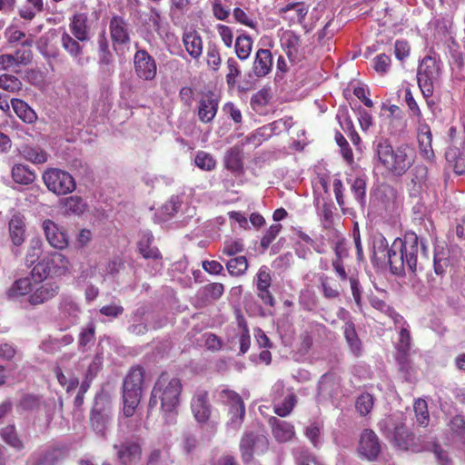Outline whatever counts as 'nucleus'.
<instances>
[{
  "mask_svg": "<svg viewBox=\"0 0 465 465\" xmlns=\"http://www.w3.org/2000/svg\"><path fill=\"white\" fill-rule=\"evenodd\" d=\"M390 247L386 238L381 234H375L372 238V260L377 264H386V257Z\"/></svg>",
  "mask_w": 465,
  "mask_h": 465,
  "instance_id": "c756f323",
  "label": "nucleus"
},
{
  "mask_svg": "<svg viewBox=\"0 0 465 465\" xmlns=\"http://www.w3.org/2000/svg\"><path fill=\"white\" fill-rule=\"evenodd\" d=\"M144 371L142 367H133L126 375L123 385V412L125 417L134 414L142 397V384Z\"/></svg>",
  "mask_w": 465,
  "mask_h": 465,
  "instance_id": "20e7f679",
  "label": "nucleus"
},
{
  "mask_svg": "<svg viewBox=\"0 0 465 465\" xmlns=\"http://www.w3.org/2000/svg\"><path fill=\"white\" fill-rule=\"evenodd\" d=\"M272 277L269 269L262 266L256 274V288H270Z\"/></svg>",
  "mask_w": 465,
  "mask_h": 465,
  "instance_id": "69168bd1",
  "label": "nucleus"
},
{
  "mask_svg": "<svg viewBox=\"0 0 465 465\" xmlns=\"http://www.w3.org/2000/svg\"><path fill=\"white\" fill-rule=\"evenodd\" d=\"M282 132H286V127H284V123L279 119L258 129L253 135L254 137L261 136L263 140H266L272 134H278Z\"/></svg>",
  "mask_w": 465,
  "mask_h": 465,
  "instance_id": "c03bdc74",
  "label": "nucleus"
},
{
  "mask_svg": "<svg viewBox=\"0 0 465 465\" xmlns=\"http://www.w3.org/2000/svg\"><path fill=\"white\" fill-rule=\"evenodd\" d=\"M272 66V53L268 49H259L255 54V58L252 65L254 74L261 78L267 75Z\"/></svg>",
  "mask_w": 465,
  "mask_h": 465,
  "instance_id": "a878e982",
  "label": "nucleus"
},
{
  "mask_svg": "<svg viewBox=\"0 0 465 465\" xmlns=\"http://www.w3.org/2000/svg\"><path fill=\"white\" fill-rule=\"evenodd\" d=\"M309 11L308 5L303 2L289 3L278 10V15L290 25L302 24Z\"/></svg>",
  "mask_w": 465,
  "mask_h": 465,
  "instance_id": "f8f14e48",
  "label": "nucleus"
},
{
  "mask_svg": "<svg viewBox=\"0 0 465 465\" xmlns=\"http://www.w3.org/2000/svg\"><path fill=\"white\" fill-rule=\"evenodd\" d=\"M239 327L242 328V333L239 336L240 352L244 354L248 351L251 345V337L246 322L242 319L239 321Z\"/></svg>",
  "mask_w": 465,
  "mask_h": 465,
  "instance_id": "680f3d73",
  "label": "nucleus"
},
{
  "mask_svg": "<svg viewBox=\"0 0 465 465\" xmlns=\"http://www.w3.org/2000/svg\"><path fill=\"white\" fill-rule=\"evenodd\" d=\"M428 260V250L425 242L415 232H407L404 238H396L390 247L386 263L394 274L404 272L405 268L414 272L423 266Z\"/></svg>",
  "mask_w": 465,
  "mask_h": 465,
  "instance_id": "f257e3e1",
  "label": "nucleus"
},
{
  "mask_svg": "<svg viewBox=\"0 0 465 465\" xmlns=\"http://www.w3.org/2000/svg\"><path fill=\"white\" fill-rule=\"evenodd\" d=\"M0 88L10 93H15L21 90L22 82L15 75L5 74L0 75Z\"/></svg>",
  "mask_w": 465,
  "mask_h": 465,
  "instance_id": "3c124183",
  "label": "nucleus"
},
{
  "mask_svg": "<svg viewBox=\"0 0 465 465\" xmlns=\"http://www.w3.org/2000/svg\"><path fill=\"white\" fill-rule=\"evenodd\" d=\"M33 291L32 280L29 277L20 278L15 281L7 289L6 295L9 300H19Z\"/></svg>",
  "mask_w": 465,
  "mask_h": 465,
  "instance_id": "c85d7f7f",
  "label": "nucleus"
},
{
  "mask_svg": "<svg viewBox=\"0 0 465 465\" xmlns=\"http://www.w3.org/2000/svg\"><path fill=\"white\" fill-rule=\"evenodd\" d=\"M322 428V425L320 421H313L305 429V435L314 447H319L321 445L320 436Z\"/></svg>",
  "mask_w": 465,
  "mask_h": 465,
  "instance_id": "13d9d810",
  "label": "nucleus"
},
{
  "mask_svg": "<svg viewBox=\"0 0 465 465\" xmlns=\"http://www.w3.org/2000/svg\"><path fill=\"white\" fill-rule=\"evenodd\" d=\"M296 404V396L293 393H289L282 402H273V410L274 412L280 416V417H286L288 416L293 407Z\"/></svg>",
  "mask_w": 465,
  "mask_h": 465,
  "instance_id": "a18cd8bd",
  "label": "nucleus"
},
{
  "mask_svg": "<svg viewBox=\"0 0 465 465\" xmlns=\"http://www.w3.org/2000/svg\"><path fill=\"white\" fill-rule=\"evenodd\" d=\"M43 181L47 189L57 195L70 193L76 187L74 177L69 173L58 168L46 170L43 173Z\"/></svg>",
  "mask_w": 465,
  "mask_h": 465,
  "instance_id": "6e6552de",
  "label": "nucleus"
},
{
  "mask_svg": "<svg viewBox=\"0 0 465 465\" xmlns=\"http://www.w3.org/2000/svg\"><path fill=\"white\" fill-rule=\"evenodd\" d=\"M25 221L20 215H14L9 222L10 237L16 246L21 245L25 241Z\"/></svg>",
  "mask_w": 465,
  "mask_h": 465,
  "instance_id": "72a5a7b5",
  "label": "nucleus"
},
{
  "mask_svg": "<svg viewBox=\"0 0 465 465\" xmlns=\"http://www.w3.org/2000/svg\"><path fill=\"white\" fill-rule=\"evenodd\" d=\"M61 44L63 48L78 63L82 61L83 47L79 44V41L74 39L68 33L64 32L61 37Z\"/></svg>",
  "mask_w": 465,
  "mask_h": 465,
  "instance_id": "f704fd0d",
  "label": "nucleus"
},
{
  "mask_svg": "<svg viewBox=\"0 0 465 465\" xmlns=\"http://www.w3.org/2000/svg\"><path fill=\"white\" fill-rule=\"evenodd\" d=\"M1 436L5 443L19 450H22L24 445L21 440L18 438L15 426L9 425L4 428L1 431Z\"/></svg>",
  "mask_w": 465,
  "mask_h": 465,
  "instance_id": "8fccbe9b",
  "label": "nucleus"
},
{
  "mask_svg": "<svg viewBox=\"0 0 465 465\" xmlns=\"http://www.w3.org/2000/svg\"><path fill=\"white\" fill-rule=\"evenodd\" d=\"M191 409L198 422H206L211 415V405L208 401V393L204 391H196L191 401Z\"/></svg>",
  "mask_w": 465,
  "mask_h": 465,
  "instance_id": "2eb2a0df",
  "label": "nucleus"
},
{
  "mask_svg": "<svg viewBox=\"0 0 465 465\" xmlns=\"http://www.w3.org/2000/svg\"><path fill=\"white\" fill-rule=\"evenodd\" d=\"M226 268L232 276L242 275L248 268L247 259L244 256L232 258L227 262Z\"/></svg>",
  "mask_w": 465,
  "mask_h": 465,
  "instance_id": "de8ad7c7",
  "label": "nucleus"
},
{
  "mask_svg": "<svg viewBox=\"0 0 465 465\" xmlns=\"http://www.w3.org/2000/svg\"><path fill=\"white\" fill-rule=\"evenodd\" d=\"M31 45L32 42L26 40L22 43V46L15 54H12L16 67L25 66L31 63L33 59V52L30 49Z\"/></svg>",
  "mask_w": 465,
  "mask_h": 465,
  "instance_id": "ea45409f",
  "label": "nucleus"
},
{
  "mask_svg": "<svg viewBox=\"0 0 465 465\" xmlns=\"http://www.w3.org/2000/svg\"><path fill=\"white\" fill-rule=\"evenodd\" d=\"M374 400L371 394L362 393L356 401V409L361 415H367L372 409Z\"/></svg>",
  "mask_w": 465,
  "mask_h": 465,
  "instance_id": "4d7b16f0",
  "label": "nucleus"
},
{
  "mask_svg": "<svg viewBox=\"0 0 465 465\" xmlns=\"http://www.w3.org/2000/svg\"><path fill=\"white\" fill-rule=\"evenodd\" d=\"M183 196H172L162 207L161 215L163 220H168L183 210Z\"/></svg>",
  "mask_w": 465,
  "mask_h": 465,
  "instance_id": "e433bc0d",
  "label": "nucleus"
},
{
  "mask_svg": "<svg viewBox=\"0 0 465 465\" xmlns=\"http://www.w3.org/2000/svg\"><path fill=\"white\" fill-rule=\"evenodd\" d=\"M59 286L56 282H48L43 283L36 289L31 292L28 296V302L31 305L36 306L43 304L57 295Z\"/></svg>",
  "mask_w": 465,
  "mask_h": 465,
  "instance_id": "6ab92c4d",
  "label": "nucleus"
},
{
  "mask_svg": "<svg viewBox=\"0 0 465 465\" xmlns=\"http://www.w3.org/2000/svg\"><path fill=\"white\" fill-rule=\"evenodd\" d=\"M195 165L203 171H213L216 167V160L214 157L204 151H199L196 153L194 158Z\"/></svg>",
  "mask_w": 465,
  "mask_h": 465,
  "instance_id": "49530a36",
  "label": "nucleus"
},
{
  "mask_svg": "<svg viewBox=\"0 0 465 465\" xmlns=\"http://www.w3.org/2000/svg\"><path fill=\"white\" fill-rule=\"evenodd\" d=\"M207 64L214 71H217L221 64V56L216 45H209L206 53Z\"/></svg>",
  "mask_w": 465,
  "mask_h": 465,
  "instance_id": "e2e57ef3",
  "label": "nucleus"
},
{
  "mask_svg": "<svg viewBox=\"0 0 465 465\" xmlns=\"http://www.w3.org/2000/svg\"><path fill=\"white\" fill-rule=\"evenodd\" d=\"M94 334L95 325L94 322H89L85 327L82 328L80 331L78 339L79 347L84 349L89 344L93 343L94 341Z\"/></svg>",
  "mask_w": 465,
  "mask_h": 465,
  "instance_id": "603ef678",
  "label": "nucleus"
},
{
  "mask_svg": "<svg viewBox=\"0 0 465 465\" xmlns=\"http://www.w3.org/2000/svg\"><path fill=\"white\" fill-rule=\"evenodd\" d=\"M280 42L282 49L291 60H295L301 54V36L292 30H282L280 35Z\"/></svg>",
  "mask_w": 465,
  "mask_h": 465,
  "instance_id": "f3484780",
  "label": "nucleus"
},
{
  "mask_svg": "<svg viewBox=\"0 0 465 465\" xmlns=\"http://www.w3.org/2000/svg\"><path fill=\"white\" fill-rule=\"evenodd\" d=\"M12 108L15 114L25 123L33 124L37 120V114L33 108L25 101L13 98L10 101Z\"/></svg>",
  "mask_w": 465,
  "mask_h": 465,
  "instance_id": "2f4dec72",
  "label": "nucleus"
},
{
  "mask_svg": "<svg viewBox=\"0 0 465 465\" xmlns=\"http://www.w3.org/2000/svg\"><path fill=\"white\" fill-rule=\"evenodd\" d=\"M343 334L353 354L359 355L361 351V342L357 335L355 325L348 321L343 326Z\"/></svg>",
  "mask_w": 465,
  "mask_h": 465,
  "instance_id": "c9c22d12",
  "label": "nucleus"
},
{
  "mask_svg": "<svg viewBox=\"0 0 465 465\" xmlns=\"http://www.w3.org/2000/svg\"><path fill=\"white\" fill-rule=\"evenodd\" d=\"M111 413L104 407L95 404L91 412V424L95 433L101 437H105L108 424L111 420Z\"/></svg>",
  "mask_w": 465,
  "mask_h": 465,
  "instance_id": "412c9836",
  "label": "nucleus"
},
{
  "mask_svg": "<svg viewBox=\"0 0 465 465\" xmlns=\"http://www.w3.org/2000/svg\"><path fill=\"white\" fill-rule=\"evenodd\" d=\"M440 75V62L432 56H425L418 68L417 80L419 87L425 98L432 95L434 85Z\"/></svg>",
  "mask_w": 465,
  "mask_h": 465,
  "instance_id": "0eeeda50",
  "label": "nucleus"
},
{
  "mask_svg": "<svg viewBox=\"0 0 465 465\" xmlns=\"http://www.w3.org/2000/svg\"><path fill=\"white\" fill-rule=\"evenodd\" d=\"M220 399L224 404L229 406V409L244 406L242 397L236 391L227 388L220 391Z\"/></svg>",
  "mask_w": 465,
  "mask_h": 465,
  "instance_id": "09e8293b",
  "label": "nucleus"
},
{
  "mask_svg": "<svg viewBox=\"0 0 465 465\" xmlns=\"http://www.w3.org/2000/svg\"><path fill=\"white\" fill-rule=\"evenodd\" d=\"M230 419L227 425L233 430H237L244 419L245 416V406H239L234 409H229Z\"/></svg>",
  "mask_w": 465,
  "mask_h": 465,
  "instance_id": "864d4df0",
  "label": "nucleus"
},
{
  "mask_svg": "<svg viewBox=\"0 0 465 465\" xmlns=\"http://www.w3.org/2000/svg\"><path fill=\"white\" fill-rule=\"evenodd\" d=\"M64 205L67 213H71L76 215L82 214L86 208L85 203L79 196L68 197L65 201Z\"/></svg>",
  "mask_w": 465,
  "mask_h": 465,
  "instance_id": "5fc2aeb1",
  "label": "nucleus"
},
{
  "mask_svg": "<svg viewBox=\"0 0 465 465\" xmlns=\"http://www.w3.org/2000/svg\"><path fill=\"white\" fill-rule=\"evenodd\" d=\"M14 181L20 184H30L35 179V174L24 164H15L12 169Z\"/></svg>",
  "mask_w": 465,
  "mask_h": 465,
  "instance_id": "a19ab883",
  "label": "nucleus"
},
{
  "mask_svg": "<svg viewBox=\"0 0 465 465\" xmlns=\"http://www.w3.org/2000/svg\"><path fill=\"white\" fill-rule=\"evenodd\" d=\"M394 322L395 323L402 322V326L399 334V341L397 342V350L405 355L411 348V335L408 329L404 327L406 322H403V319L401 315L395 313Z\"/></svg>",
  "mask_w": 465,
  "mask_h": 465,
  "instance_id": "37998d69",
  "label": "nucleus"
},
{
  "mask_svg": "<svg viewBox=\"0 0 465 465\" xmlns=\"http://www.w3.org/2000/svg\"><path fill=\"white\" fill-rule=\"evenodd\" d=\"M70 262L66 256L59 252H48L33 268L32 276L41 280L48 275L61 276L69 271Z\"/></svg>",
  "mask_w": 465,
  "mask_h": 465,
  "instance_id": "423d86ee",
  "label": "nucleus"
},
{
  "mask_svg": "<svg viewBox=\"0 0 465 465\" xmlns=\"http://www.w3.org/2000/svg\"><path fill=\"white\" fill-rule=\"evenodd\" d=\"M226 66L228 69V73L226 74V82L228 85L233 86L241 75L238 62L234 58L231 57L227 60Z\"/></svg>",
  "mask_w": 465,
  "mask_h": 465,
  "instance_id": "6e6d98bb",
  "label": "nucleus"
},
{
  "mask_svg": "<svg viewBox=\"0 0 465 465\" xmlns=\"http://www.w3.org/2000/svg\"><path fill=\"white\" fill-rule=\"evenodd\" d=\"M417 138L420 155L428 161H433L432 134L430 126L423 121L418 122Z\"/></svg>",
  "mask_w": 465,
  "mask_h": 465,
  "instance_id": "dca6fc26",
  "label": "nucleus"
},
{
  "mask_svg": "<svg viewBox=\"0 0 465 465\" xmlns=\"http://www.w3.org/2000/svg\"><path fill=\"white\" fill-rule=\"evenodd\" d=\"M351 192L355 200L361 205L365 203L366 183L362 178H356L351 184Z\"/></svg>",
  "mask_w": 465,
  "mask_h": 465,
  "instance_id": "052dcab7",
  "label": "nucleus"
},
{
  "mask_svg": "<svg viewBox=\"0 0 465 465\" xmlns=\"http://www.w3.org/2000/svg\"><path fill=\"white\" fill-rule=\"evenodd\" d=\"M42 229L48 243L58 250H63L68 245V235L66 231L52 220H45Z\"/></svg>",
  "mask_w": 465,
  "mask_h": 465,
  "instance_id": "9b49d317",
  "label": "nucleus"
},
{
  "mask_svg": "<svg viewBox=\"0 0 465 465\" xmlns=\"http://www.w3.org/2000/svg\"><path fill=\"white\" fill-rule=\"evenodd\" d=\"M446 159L453 164L454 172L457 174H465V150L450 148L446 152Z\"/></svg>",
  "mask_w": 465,
  "mask_h": 465,
  "instance_id": "58836bf2",
  "label": "nucleus"
},
{
  "mask_svg": "<svg viewBox=\"0 0 465 465\" xmlns=\"http://www.w3.org/2000/svg\"><path fill=\"white\" fill-rule=\"evenodd\" d=\"M243 251V243L241 240L226 241L223 244V253L228 256H233Z\"/></svg>",
  "mask_w": 465,
  "mask_h": 465,
  "instance_id": "774afa93",
  "label": "nucleus"
},
{
  "mask_svg": "<svg viewBox=\"0 0 465 465\" xmlns=\"http://www.w3.org/2000/svg\"><path fill=\"white\" fill-rule=\"evenodd\" d=\"M81 313V307L71 296H62L59 302V315L67 321L66 327L75 324Z\"/></svg>",
  "mask_w": 465,
  "mask_h": 465,
  "instance_id": "aec40b11",
  "label": "nucleus"
},
{
  "mask_svg": "<svg viewBox=\"0 0 465 465\" xmlns=\"http://www.w3.org/2000/svg\"><path fill=\"white\" fill-rule=\"evenodd\" d=\"M218 100L213 94H207L198 103V117L202 123H211L218 111Z\"/></svg>",
  "mask_w": 465,
  "mask_h": 465,
  "instance_id": "4be33fe9",
  "label": "nucleus"
},
{
  "mask_svg": "<svg viewBox=\"0 0 465 465\" xmlns=\"http://www.w3.org/2000/svg\"><path fill=\"white\" fill-rule=\"evenodd\" d=\"M374 152L381 165L396 176L406 173L415 162V152L406 143L393 148L387 140L381 139L374 143Z\"/></svg>",
  "mask_w": 465,
  "mask_h": 465,
  "instance_id": "f03ea898",
  "label": "nucleus"
},
{
  "mask_svg": "<svg viewBox=\"0 0 465 465\" xmlns=\"http://www.w3.org/2000/svg\"><path fill=\"white\" fill-rule=\"evenodd\" d=\"M379 428L395 445L401 450H411L419 451V449L412 447L413 436L407 431L402 420L401 414H393L386 417L379 422Z\"/></svg>",
  "mask_w": 465,
  "mask_h": 465,
  "instance_id": "39448f33",
  "label": "nucleus"
},
{
  "mask_svg": "<svg viewBox=\"0 0 465 465\" xmlns=\"http://www.w3.org/2000/svg\"><path fill=\"white\" fill-rule=\"evenodd\" d=\"M109 29L115 51L118 50V46L130 42L128 25L123 17L113 16L110 20Z\"/></svg>",
  "mask_w": 465,
  "mask_h": 465,
  "instance_id": "4468645a",
  "label": "nucleus"
},
{
  "mask_svg": "<svg viewBox=\"0 0 465 465\" xmlns=\"http://www.w3.org/2000/svg\"><path fill=\"white\" fill-rule=\"evenodd\" d=\"M252 40L247 35L237 36L234 45V50L237 57L241 60H246L252 52Z\"/></svg>",
  "mask_w": 465,
  "mask_h": 465,
  "instance_id": "79ce46f5",
  "label": "nucleus"
},
{
  "mask_svg": "<svg viewBox=\"0 0 465 465\" xmlns=\"http://www.w3.org/2000/svg\"><path fill=\"white\" fill-rule=\"evenodd\" d=\"M359 452L369 460H375L381 452V444L377 435L371 430L361 433Z\"/></svg>",
  "mask_w": 465,
  "mask_h": 465,
  "instance_id": "ddd939ff",
  "label": "nucleus"
},
{
  "mask_svg": "<svg viewBox=\"0 0 465 465\" xmlns=\"http://www.w3.org/2000/svg\"><path fill=\"white\" fill-rule=\"evenodd\" d=\"M183 44L186 52L193 59H199L203 54V40L195 31L185 32L183 35Z\"/></svg>",
  "mask_w": 465,
  "mask_h": 465,
  "instance_id": "bb28decb",
  "label": "nucleus"
},
{
  "mask_svg": "<svg viewBox=\"0 0 465 465\" xmlns=\"http://www.w3.org/2000/svg\"><path fill=\"white\" fill-rule=\"evenodd\" d=\"M98 58L102 70L108 75H111L114 73L112 64L114 58L112 53L110 52L109 42L104 33L99 35L98 36Z\"/></svg>",
  "mask_w": 465,
  "mask_h": 465,
  "instance_id": "393cba45",
  "label": "nucleus"
},
{
  "mask_svg": "<svg viewBox=\"0 0 465 465\" xmlns=\"http://www.w3.org/2000/svg\"><path fill=\"white\" fill-rule=\"evenodd\" d=\"M269 424L272 427L273 437L279 442L289 441L295 435L293 425L288 421L279 420L276 417H271Z\"/></svg>",
  "mask_w": 465,
  "mask_h": 465,
  "instance_id": "b1692460",
  "label": "nucleus"
},
{
  "mask_svg": "<svg viewBox=\"0 0 465 465\" xmlns=\"http://www.w3.org/2000/svg\"><path fill=\"white\" fill-rule=\"evenodd\" d=\"M232 15L237 23L246 25L250 28H255L256 23L242 8L235 7L232 10Z\"/></svg>",
  "mask_w": 465,
  "mask_h": 465,
  "instance_id": "338daca9",
  "label": "nucleus"
},
{
  "mask_svg": "<svg viewBox=\"0 0 465 465\" xmlns=\"http://www.w3.org/2000/svg\"><path fill=\"white\" fill-rule=\"evenodd\" d=\"M148 318L146 311L143 307L136 309L132 316V324L129 327V331L135 335L144 334L148 331Z\"/></svg>",
  "mask_w": 465,
  "mask_h": 465,
  "instance_id": "473e14b6",
  "label": "nucleus"
},
{
  "mask_svg": "<svg viewBox=\"0 0 465 465\" xmlns=\"http://www.w3.org/2000/svg\"><path fill=\"white\" fill-rule=\"evenodd\" d=\"M134 72L144 81L154 79L157 72L155 60L143 49L137 50L134 56Z\"/></svg>",
  "mask_w": 465,
  "mask_h": 465,
  "instance_id": "9d476101",
  "label": "nucleus"
},
{
  "mask_svg": "<svg viewBox=\"0 0 465 465\" xmlns=\"http://www.w3.org/2000/svg\"><path fill=\"white\" fill-rule=\"evenodd\" d=\"M242 144H235L229 148L224 154L223 163L227 170L233 173H240L243 170Z\"/></svg>",
  "mask_w": 465,
  "mask_h": 465,
  "instance_id": "5701e85b",
  "label": "nucleus"
},
{
  "mask_svg": "<svg viewBox=\"0 0 465 465\" xmlns=\"http://www.w3.org/2000/svg\"><path fill=\"white\" fill-rule=\"evenodd\" d=\"M182 388L179 379L171 376L167 372H163L152 390L149 408L155 407L160 401L161 410L173 419L180 403Z\"/></svg>",
  "mask_w": 465,
  "mask_h": 465,
  "instance_id": "7ed1b4c3",
  "label": "nucleus"
},
{
  "mask_svg": "<svg viewBox=\"0 0 465 465\" xmlns=\"http://www.w3.org/2000/svg\"><path fill=\"white\" fill-rule=\"evenodd\" d=\"M116 456L119 462L123 465H131L141 457V447L135 441H125L120 445H114Z\"/></svg>",
  "mask_w": 465,
  "mask_h": 465,
  "instance_id": "a211bd4d",
  "label": "nucleus"
},
{
  "mask_svg": "<svg viewBox=\"0 0 465 465\" xmlns=\"http://www.w3.org/2000/svg\"><path fill=\"white\" fill-rule=\"evenodd\" d=\"M268 447V440L262 434L245 432L240 442V450L243 462L249 463L254 452H262Z\"/></svg>",
  "mask_w": 465,
  "mask_h": 465,
  "instance_id": "1a4fd4ad",
  "label": "nucleus"
},
{
  "mask_svg": "<svg viewBox=\"0 0 465 465\" xmlns=\"http://www.w3.org/2000/svg\"><path fill=\"white\" fill-rule=\"evenodd\" d=\"M21 155L27 161L40 164L44 163L48 159V154L38 146L25 145L20 150Z\"/></svg>",
  "mask_w": 465,
  "mask_h": 465,
  "instance_id": "4c0bfd02",
  "label": "nucleus"
},
{
  "mask_svg": "<svg viewBox=\"0 0 465 465\" xmlns=\"http://www.w3.org/2000/svg\"><path fill=\"white\" fill-rule=\"evenodd\" d=\"M153 241V236L151 232H143L141 239L138 242V249L140 253L145 259H161L162 255L156 247H152L151 244Z\"/></svg>",
  "mask_w": 465,
  "mask_h": 465,
  "instance_id": "7c9ffc66",
  "label": "nucleus"
},
{
  "mask_svg": "<svg viewBox=\"0 0 465 465\" xmlns=\"http://www.w3.org/2000/svg\"><path fill=\"white\" fill-rule=\"evenodd\" d=\"M414 411L417 422L420 426H426L429 422V412L427 410V402L424 400H418L414 403Z\"/></svg>",
  "mask_w": 465,
  "mask_h": 465,
  "instance_id": "bf43d9fd",
  "label": "nucleus"
},
{
  "mask_svg": "<svg viewBox=\"0 0 465 465\" xmlns=\"http://www.w3.org/2000/svg\"><path fill=\"white\" fill-rule=\"evenodd\" d=\"M391 63V60L389 55L385 54H380L373 59V68L377 73L383 74L390 69Z\"/></svg>",
  "mask_w": 465,
  "mask_h": 465,
  "instance_id": "0e129e2a",
  "label": "nucleus"
},
{
  "mask_svg": "<svg viewBox=\"0 0 465 465\" xmlns=\"http://www.w3.org/2000/svg\"><path fill=\"white\" fill-rule=\"evenodd\" d=\"M72 35L80 42L90 40L87 16L84 14H76L73 16L69 25Z\"/></svg>",
  "mask_w": 465,
  "mask_h": 465,
  "instance_id": "cd10ccee",
  "label": "nucleus"
}]
</instances>
